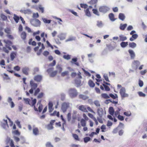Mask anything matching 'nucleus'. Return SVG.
Wrapping results in <instances>:
<instances>
[{"label":"nucleus","instance_id":"29","mask_svg":"<svg viewBox=\"0 0 147 147\" xmlns=\"http://www.w3.org/2000/svg\"><path fill=\"white\" fill-rule=\"evenodd\" d=\"M109 17L110 20L112 21H114L116 19L114 18V16L113 13H111L109 14Z\"/></svg>","mask_w":147,"mask_h":147},{"label":"nucleus","instance_id":"21","mask_svg":"<svg viewBox=\"0 0 147 147\" xmlns=\"http://www.w3.org/2000/svg\"><path fill=\"white\" fill-rule=\"evenodd\" d=\"M36 99H34L33 100H32V103L31 105L32 106H34V110L36 111H38V109L37 108H36L35 106V105L36 104Z\"/></svg>","mask_w":147,"mask_h":147},{"label":"nucleus","instance_id":"63","mask_svg":"<svg viewBox=\"0 0 147 147\" xmlns=\"http://www.w3.org/2000/svg\"><path fill=\"white\" fill-rule=\"evenodd\" d=\"M83 117L84 118V119L86 121H87L88 120L89 118L85 114L83 113Z\"/></svg>","mask_w":147,"mask_h":147},{"label":"nucleus","instance_id":"58","mask_svg":"<svg viewBox=\"0 0 147 147\" xmlns=\"http://www.w3.org/2000/svg\"><path fill=\"white\" fill-rule=\"evenodd\" d=\"M53 125L50 123L47 125V128L49 130L52 129H53Z\"/></svg>","mask_w":147,"mask_h":147},{"label":"nucleus","instance_id":"5","mask_svg":"<svg viewBox=\"0 0 147 147\" xmlns=\"http://www.w3.org/2000/svg\"><path fill=\"white\" fill-rule=\"evenodd\" d=\"M80 123L81 126L84 127L83 130L84 131H86L88 129V127L86 126V122L83 119H82L80 120Z\"/></svg>","mask_w":147,"mask_h":147},{"label":"nucleus","instance_id":"52","mask_svg":"<svg viewBox=\"0 0 147 147\" xmlns=\"http://www.w3.org/2000/svg\"><path fill=\"white\" fill-rule=\"evenodd\" d=\"M40 33V31L39 30H38L37 32H33V36H36L35 37H40L38 36H36V35H38Z\"/></svg>","mask_w":147,"mask_h":147},{"label":"nucleus","instance_id":"30","mask_svg":"<svg viewBox=\"0 0 147 147\" xmlns=\"http://www.w3.org/2000/svg\"><path fill=\"white\" fill-rule=\"evenodd\" d=\"M13 18L15 20V22L16 23H18L20 20V17L18 16L17 15L15 14L14 15Z\"/></svg>","mask_w":147,"mask_h":147},{"label":"nucleus","instance_id":"51","mask_svg":"<svg viewBox=\"0 0 147 147\" xmlns=\"http://www.w3.org/2000/svg\"><path fill=\"white\" fill-rule=\"evenodd\" d=\"M43 20L44 23L48 24H49L50 23L51 21V20H47L46 18L43 19Z\"/></svg>","mask_w":147,"mask_h":147},{"label":"nucleus","instance_id":"33","mask_svg":"<svg viewBox=\"0 0 147 147\" xmlns=\"http://www.w3.org/2000/svg\"><path fill=\"white\" fill-rule=\"evenodd\" d=\"M127 25L126 24H121L120 26V29L121 30H124L127 27Z\"/></svg>","mask_w":147,"mask_h":147},{"label":"nucleus","instance_id":"26","mask_svg":"<svg viewBox=\"0 0 147 147\" xmlns=\"http://www.w3.org/2000/svg\"><path fill=\"white\" fill-rule=\"evenodd\" d=\"M5 32L7 34L8 37H12V35L10 34H11V30H10L8 28H6L5 30Z\"/></svg>","mask_w":147,"mask_h":147},{"label":"nucleus","instance_id":"46","mask_svg":"<svg viewBox=\"0 0 147 147\" xmlns=\"http://www.w3.org/2000/svg\"><path fill=\"white\" fill-rule=\"evenodd\" d=\"M92 11L94 13L98 16H99V14L98 13V11L97 9H93L92 10Z\"/></svg>","mask_w":147,"mask_h":147},{"label":"nucleus","instance_id":"19","mask_svg":"<svg viewBox=\"0 0 147 147\" xmlns=\"http://www.w3.org/2000/svg\"><path fill=\"white\" fill-rule=\"evenodd\" d=\"M41 100H40V101H38L37 103V105H39V106L38 107V110L40 112L42 109V107L43 105L41 103Z\"/></svg>","mask_w":147,"mask_h":147},{"label":"nucleus","instance_id":"23","mask_svg":"<svg viewBox=\"0 0 147 147\" xmlns=\"http://www.w3.org/2000/svg\"><path fill=\"white\" fill-rule=\"evenodd\" d=\"M79 98L80 99H81L84 100H87L88 98V96L83 94L79 95Z\"/></svg>","mask_w":147,"mask_h":147},{"label":"nucleus","instance_id":"3","mask_svg":"<svg viewBox=\"0 0 147 147\" xmlns=\"http://www.w3.org/2000/svg\"><path fill=\"white\" fill-rule=\"evenodd\" d=\"M70 96L71 98L76 97L78 94L77 90L74 88H71L69 90Z\"/></svg>","mask_w":147,"mask_h":147},{"label":"nucleus","instance_id":"2","mask_svg":"<svg viewBox=\"0 0 147 147\" xmlns=\"http://www.w3.org/2000/svg\"><path fill=\"white\" fill-rule=\"evenodd\" d=\"M119 93L121 97L122 98L127 97L129 96V95L126 93V90L124 87L121 88L119 90Z\"/></svg>","mask_w":147,"mask_h":147},{"label":"nucleus","instance_id":"13","mask_svg":"<svg viewBox=\"0 0 147 147\" xmlns=\"http://www.w3.org/2000/svg\"><path fill=\"white\" fill-rule=\"evenodd\" d=\"M17 55L16 52H12L11 53L10 55L11 59V61H13L16 57Z\"/></svg>","mask_w":147,"mask_h":147},{"label":"nucleus","instance_id":"54","mask_svg":"<svg viewBox=\"0 0 147 147\" xmlns=\"http://www.w3.org/2000/svg\"><path fill=\"white\" fill-rule=\"evenodd\" d=\"M63 57L64 59L67 60H69L70 59V56L69 55H64Z\"/></svg>","mask_w":147,"mask_h":147},{"label":"nucleus","instance_id":"36","mask_svg":"<svg viewBox=\"0 0 147 147\" xmlns=\"http://www.w3.org/2000/svg\"><path fill=\"white\" fill-rule=\"evenodd\" d=\"M128 42H123L120 44L121 46L123 48H124L126 47L128 45Z\"/></svg>","mask_w":147,"mask_h":147},{"label":"nucleus","instance_id":"49","mask_svg":"<svg viewBox=\"0 0 147 147\" xmlns=\"http://www.w3.org/2000/svg\"><path fill=\"white\" fill-rule=\"evenodd\" d=\"M80 6L81 7L84 9H86L88 7V5L86 4L81 3Z\"/></svg>","mask_w":147,"mask_h":147},{"label":"nucleus","instance_id":"32","mask_svg":"<svg viewBox=\"0 0 147 147\" xmlns=\"http://www.w3.org/2000/svg\"><path fill=\"white\" fill-rule=\"evenodd\" d=\"M88 85L91 87H94L95 86V84L91 80H90L88 82Z\"/></svg>","mask_w":147,"mask_h":147},{"label":"nucleus","instance_id":"27","mask_svg":"<svg viewBox=\"0 0 147 147\" xmlns=\"http://www.w3.org/2000/svg\"><path fill=\"white\" fill-rule=\"evenodd\" d=\"M5 123L2 124V126L4 129L6 128L7 127H8V125L7 123V120H4Z\"/></svg>","mask_w":147,"mask_h":147},{"label":"nucleus","instance_id":"10","mask_svg":"<svg viewBox=\"0 0 147 147\" xmlns=\"http://www.w3.org/2000/svg\"><path fill=\"white\" fill-rule=\"evenodd\" d=\"M29 71V68L28 67H23L22 69V72L26 75H28V71Z\"/></svg>","mask_w":147,"mask_h":147},{"label":"nucleus","instance_id":"28","mask_svg":"<svg viewBox=\"0 0 147 147\" xmlns=\"http://www.w3.org/2000/svg\"><path fill=\"white\" fill-rule=\"evenodd\" d=\"M75 84L78 87L80 86L81 81L80 80L76 79L75 80Z\"/></svg>","mask_w":147,"mask_h":147},{"label":"nucleus","instance_id":"39","mask_svg":"<svg viewBox=\"0 0 147 147\" xmlns=\"http://www.w3.org/2000/svg\"><path fill=\"white\" fill-rule=\"evenodd\" d=\"M129 47L132 48H134L136 46V44L134 42H130L129 43Z\"/></svg>","mask_w":147,"mask_h":147},{"label":"nucleus","instance_id":"59","mask_svg":"<svg viewBox=\"0 0 147 147\" xmlns=\"http://www.w3.org/2000/svg\"><path fill=\"white\" fill-rule=\"evenodd\" d=\"M124 114L127 116H129L131 115V113L130 111H127L124 112Z\"/></svg>","mask_w":147,"mask_h":147},{"label":"nucleus","instance_id":"55","mask_svg":"<svg viewBox=\"0 0 147 147\" xmlns=\"http://www.w3.org/2000/svg\"><path fill=\"white\" fill-rule=\"evenodd\" d=\"M95 105L97 107H99L100 106V104L98 100H95L94 102Z\"/></svg>","mask_w":147,"mask_h":147},{"label":"nucleus","instance_id":"6","mask_svg":"<svg viewBox=\"0 0 147 147\" xmlns=\"http://www.w3.org/2000/svg\"><path fill=\"white\" fill-rule=\"evenodd\" d=\"M98 9L100 12L105 13L109 10V8L106 6H103L100 7Z\"/></svg>","mask_w":147,"mask_h":147},{"label":"nucleus","instance_id":"12","mask_svg":"<svg viewBox=\"0 0 147 147\" xmlns=\"http://www.w3.org/2000/svg\"><path fill=\"white\" fill-rule=\"evenodd\" d=\"M30 84L31 85L32 88L35 89L37 87V84L34 83L33 81L32 80L30 81Z\"/></svg>","mask_w":147,"mask_h":147},{"label":"nucleus","instance_id":"35","mask_svg":"<svg viewBox=\"0 0 147 147\" xmlns=\"http://www.w3.org/2000/svg\"><path fill=\"white\" fill-rule=\"evenodd\" d=\"M72 136L76 140L80 141V140L77 134H72Z\"/></svg>","mask_w":147,"mask_h":147},{"label":"nucleus","instance_id":"11","mask_svg":"<svg viewBox=\"0 0 147 147\" xmlns=\"http://www.w3.org/2000/svg\"><path fill=\"white\" fill-rule=\"evenodd\" d=\"M53 103L52 102H49L48 103V109L49 112H51L53 110Z\"/></svg>","mask_w":147,"mask_h":147},{"label":"nucleus","instance_id":"31","mask_svg":"<svg viewBox=\"0 0 147 147\" xmlns=\"http://www.w3.org/2000/svg\"><path fill=\"white\" fill-rule=\"evenodd\" d=\"M109 114L112 115L114 114L115 112L114 109L113 107H111L109 109Z\"/></svg>","mask_w":147,"mask_h":147},{"label":"nucleus","instance_id":"22","mask_svg":"<svg viewBox=\"0 0 147 147\" xmlns=\"http://www.w3.org/2000/svg\"><path fill=\"white\" fill-rule=\"evenodd\" d=\"M4 42L6 44V46H9L11 45L12 44V42L10 40H4Z\"/></svg>","mask_w":147,"mask_h":147},{"label":"nucleus","instance_id":"14","mask_svg":"<svg viewBox=\"0 0 147 147\" xmlns=\"http://www.w3.org/2000/svg\"><path fill=\"white\" fill-rule=\"evenodd\" d=\"M11 50V48L10 46H5V47H3V51L6 53H8L9 50Z\"/></svg>","mask_w":147,"mask_h":147},{"label":"nucleus","instance_id":"25","mask_svg":"<svg viewBox=\"0 0 147 147\" xmlns=\"http://www.w3.org/2000/svg\"><path fill=\"white\" fill-rule=\"evenodd\" d=\"M119 18L121 20L123 21L125 18V16L124 14L120 13L119 14Z\"/></svg>","mask_w":147,"mask_h":147},{"label":"nucleus","instance_id":"18","mask_svg":"<svg viewBox=\"0 0 147 147\" xmlns=\"http://www.w3.org/2000/svg\"><path fill=\"white\" fill-rule=\"evenodd\" d=\"M61 117L62 119V120L63 121V123L62 124V129L63 130L65 131V128H64V126H65L66 125V121L63 118V116L62 115H61Z\"/></svg>","mask_w":147,"mask_h":147},{"label":"nucleus","instance_id":"43","mask_svg":"<svg viewBox=\"0 0 147 147\" xmlns=\"http://www.w3.org/2000/svg\"><path fill=\"white\" fill-rule=\"evenodd\" d=\"M82 70L83 71L85 74L87 76H88L89 77L90 76L91 74H90L88 71L85 70L84 68H82Z\"/></svg>","mask_w":147,"mask_h":147},{"label":"nucleus","instance_id":"15","mask_svg":"<svg viewBox=\"0 0 147 147\" xmlns=\"http://www.w3.org/2000/svg\"><path fill=\"white\" fill-rule=\"evenodd\" d=\"M39 131L37 127H34L33 129V133L35 136H37L39 134Z\"/></svg>","mask_w":147,"mask_h":147},{"label":"nucleus","instance_id":"24","mask_svg":"<svg viewBox=\"0 0 147 147\" xmlns=\"http://www.w3.org/2000/svg\"><path fill=\"white\" fill-rule=\"evenodd\" d=\"M84 11L85 13V15L87 16L90 17L91 16V14L89 10V9L87 8L86 9H84Z\"/></svg>","mask_w":147,"mask_h":147},{"label":"nucleus","instance_id":"50","mask_svg":"<svg viewBox=\"0 0 147 147\" xmlns=\"http://www.w3.org/2000/svg\"><path fill=\"white\" fill-rule=\"evenodd\" d=\"M102 85L104 87V88H105V90H106L107 91H110V89L109 87L108 86L106 85L105 84H103Z\"/></svg>","mask_w":147,"mask_h":147},{"label":"nucleus","instance_id":"4","mask_svg":"<svg viewBox=\"0 0 147 147\" xmlns=\"http://www.w3.org/2000/svg\"><path fill=\"white\" fill-rule=\"evenodd\" d=\"M69 107V103L64 102L62 103L61 109L63 112L65 113Z\"/></svg>","mask_w":147,"mask_h":147},{"label":"nucleus","instance_id":"7","mask_svg":"<svg viewBox=\"0 0 147 147\" xmlns=\"http://www.w3.org/2000/svg\"><path fill=\"white\" fill-rule=\"evenodd\" d=\"M7 142L9 144L11 147H15V146L14 144V142L13 140L11 139L10 138L8 137L6 139Z\"/></svg>","mask_w":147,"mask_h":147},{"label":"nucleus","instance_id":"57","mask_svg":"<svg viewBox=\"0 0 147 147\" xmlns=\"http://www.w3.org/2000/svg\"><path fill=\"white\" fill-rule=\"evenodd\" d=\"M117 117L119 120L121 121H123L124 119V117H123L120 115H118Z\"/></svg>","mask_w":147,"mask_h":147},{"label":"nucleus","instance_id":"53","mask_svg":"<svg viewBox=\"0 0 147 147\" xmlns=\"http://www.w3.org/2000/svg\"><path fill=\"white\" fill-rule=\"evenodd\" d=\"M69 72L67 71H66L62 72L61 74V76H62L64 77L65 76L67 75L68 74Z\"/></svg>","mask_w":147,"mask_h":147},{"label":"nucleus","instance_id":"8","mask_svg":"<svg viewBox=\"0 0 147 147\" xmlns=\"http://www.w3.org/2000/svg\"><path fill=\"white\" fill-rule=\"evenodd\" d=\"M86 106L84 105H80L78 107V109L83 112H88V111L86 109Z\"/></svg>","mask_w":147,"mask_h":147},{"label":"nucleus","instance_id":"37","mask_svg":"<svg viewBox=\"0 0 147 147\" xmlns=\"http://www.w3.org/2000/svg\"><path fill=\"white\" fill-rule=\"evenodd\" d=\"M57 73V71H55L51 72L50 74V76L51 77H53L55 76Z\"/></svg>","mask_w":147,"mask_h":147},{"label":"nucleus","instance_id":"60","mask_svg":"<svg viewBox=\"0 0 147 147\" xmlns=\"http://www.w3.org/2000/svg\"><path fill=\"white\" fill-rule=\"evenodd\" d=\"M25 102L26 104H28L31 105L30 104V100L29 98H26L24 99Z\"/></svg>","mask_w":147,"mask_h":147},{"label":"nucleus","instance_id":"44","mask_svg":"<svg viewBox=\"0 0 147 147\" xmlns=\"http://www.w3.org/2000/svg\"><path fill=\"white\" fill-rule=\"evenodd\" d=\"M91 138L89 137H86L84 138V142L85 143H87L88 142L90 141Z\"/></svg>","mask_w":147,"mask_h":147},{"label":"nucleus","instance_id":"20","mask_svg":"<svg viewBox=\"0 0 147 147\" xmlns=\"http://www.w3.org/2000/svg\"><path fill=\"white\" fill-rule=\"evenodd\" d=\"M8 102L10 103L11 107V108H13L15 106V105L14 102L12 101V99L11 98L9 97L8 98L7 100Z\"/></svg>","mask_w":147,"mask_h":147},{"label":"nucleus","instance_id":"61","mask_svg":"<svg viewBox=\"0 0 147 147\" xmlns=\"http://www.w3.org/2000/svg\"><path fill=\"white\" fill-rule=\"evenodd\" d=\"M31 51V47L30 46H28L26 48V52L27 53H30Z\"/></svg>","mask_w":147,"mask_h":147},{"label":"nucleus","instance_id":"41","mask_svg":"<svg viewBox=\"0 0 147 147\" xmlns=\"http://www.w3.org/2000/svg\"><path fill=\"white\" fill-rule=\"evenodd\" d=\"M103 24L101 21H98L97 23V26L99 27H101L103 26Z\"/></svg>","mask_w":147,"mask_h":147},{"label":"nucleus","instance_id":"47","mask_svg":"<svg viewBox=\"0 0 147 147\" xmlns=\"http://www.w3.org/2000/svg\"><path fill=\"white\" fill-rule=\"evenodd\" d=\"M23 12L25 14H30L31 13V10L29 9H27L26 10H23Z\"/></svg>","mask_w":147,"mask_h":147},{"label":"nucleus","instance_id":"64","mask_svg":"<svg viewBox=\"0 0 147 147\" xmlns=\"http://www.w3.org/2000/svg\"><path fill=\"white\" fill-rule=\"evenodd\" d=\"M44 96V93L43 92L40 93L37 96L38 98H41L43 97Z\"/></svg>","mask_w":147,"mask_h":147},{"label":"nucleus","instance_id":"17","mask_svg":"<svg viewBox=\"0 0 147 147\" xmlns=\"http://www.w3.org/2000/svg\"><path fill=\"white\" fill-rule=\"evenodd\" d=\"M136 67V69H137L139 66L140 65V62L138 60H134L132 63Z\"/></svg>","mask_w":147,"mask_h":147},{"label":"nucleus","instance_id":"1","mask_svg":"<svg viewBox=\"0 0 147 147\" xmlns=\"http://www.w3.org/2000/svg\"><path fill=\"white\" fill-rule=\"evenodd\" d=\"M30 23L32 25L36 27L40 26L41 24L40 21L37 19H32L30 20Z\"/></svg>","mask_w":147,"mask_h":147},{"label":"nucleus","instance_id":"40","mask_svg":"<svg viewBox=\"0 0 147 147\" xmlns=\"http://www.w3.org/2000/svg\"><path fill=\"white\" fill-rule=\"evenodd\" d=\"M121 111V109L120 108H118L117 110L115 112V114L116 117H117V116L120 115V112Z\"/></svg>","mask_w":147,"mask_h":147},{"label":"nucleus","instance_id":"56","mask_svg":"<svg viewBox=\"0 0 147 147\" xmlns=\"http://www.w3.org/2000/svg\"><path fill=\"white\" fill-rule=\"evenodd\" d=\"M109 97L110 96L113 99H115L117 98V95L116 94H115V95H114L113 94H109Z\"/></svg>","mask_w":147,"mask_h":147},{"label":"nucleus","instance_id":"16","mask_svg":"<svg viewBox=\"0 0 147 147\" xmlns=\"http://www.w3.org/2000/svg\"><path fill=\"white\" fill-rule=\"evenodd\" d=\"M128 52L130 54L131 58L134 59L135 56V54L134 51L132 50H129Z\"/></svg>","mask_w":147,"mask_h":147},{"label":"nucleus","instance_id":"42","mask_svg":"<svg viewBox=\"0 0 147 147\" xmlns=\"http://www.w3.org/2000/svg\"><path fill=\"white\" fill-rule=\"evenodd\" d=\"M86 109L87 110L91 113H95V112L93 111V110L89 107L87 105L86 106Z\"/></svg>","mask_w":147,"mask_h":147},{"label":"nucleus","instance_id":"48","mask_svg":"<svg viewBox=\"0 0 147 147\" xmlns=\"http://www.w3.org/2000/svg\"><path fill=\"white\" fill-rule=\"evenodd\" d=\"M138 93L139 96L140 97H144L146 96L145 94L142 92H139Z\"/></svg>","mask_w":147,"mask_h":147},{"label":"nucleus","instance_id":"38","mask_svg":"<svg viewBox=\"0 0 147 147\" xmlns=\"http://www.w3.org/2000/svg\"><path fill=\"white\" fill-rule=\"evenodd\" d=\"M0 17L3 21H5L7 20V17L3 13L1 14Z\"/></svg>","mask_w":147,"mask_h":147},{"label":"nucleus","instance_id":"9","mask_svg":"<svg viewBox=\"0 0 147 147\" xmlns=\"http://www.w3.org/2000/svg\"><path fill=\"white\" fill-rule=\"evenodd\" d=\"M42 79V76L40 75H38L35 76L34 78V80L36 81L40 82Z\"/></svg>","mask_w":147,"mask_h":147},{"label":"nucleus","instance_id":"62","mask_svg":"<svg viewBox=\"0 0 147 147\" xmlns=\"http://www.w3.org/2000/svg\"><path fill=\"white\" fill-rule=\"evenodd\" d=\"M46 147H53V146L50 142H48L46 145Z\"/></svg>","mask_w":147,"mask_h":147},{"label":"nucleus","instance_id":"34","mask_svg":"<svg viewBox=\"0 0 147 147\" xmlns=\"http://www.w3.org/2000/svg\"><path fill=\"white\" fill-rule=\"evenodd\" d=\"M101 97L105 99H107L109 98V96L106 93H102L101 94Z\"/></svg>","mask_w":147,"mask_h":147},{"label":"nucleus","instance_id":"45","mask_svg":"<svg viewBox=\"0 0 147 147\" xmlns=\"http://www.w3.org/2000/svg\"><path fill=\"white\" fill-rule=\"evenodd\" d=\"M136 32L134 30H132L130 33V34L132 35V37H138V35L136 34H134Z\"/></svg>","mask_w":147,"mask_h":147}]
</instances>
